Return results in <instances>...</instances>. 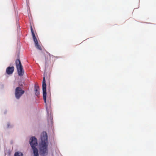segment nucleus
I'll list each match as a JSON object with an SVG mask.
<instances>
[{"label": "nucleus", "instance_id": "f257e3e1", "mask_svg": "<svg viewBox=\"0 0 156 156\" xmlns=\"http://www.w3.org/2000/svg\"><path fill=\"white\" fill-rule=\"evenodd\" d=\"M48 136L46 132L41 134V142L39 144V150L41 155L45 156L48 154Z\"/></svg>", "mask_w": 156, "mask_h": 156}, {"label": "nucleus", "instance_id": "f03ea898", "mask_svg": "<svg viewBox=\"0 0 156 156\" xmlns=\"http://www.w3.org/2000/svg\"><path fill=\"white\" fill-rule=\"evenodd\" d=\"M29 142L33 150L34 156H39L38 150L36 147L38 144L37 139L34 137L32 136L30 139Z\"/></svg>", "mask_w": 156, "mask_h": 156}, {"label": "nucleus", "instance_id": "7ed1b4c3", "mask_svg": "<svg viewBox=\"0 0 156 156\" xmlns=\"http://www.w3.org/2000/svg\"><path fill=\"white\" fill-rule=\"evenodd\" d=\"M15 63L18 75L20 76H22L24 72L20 60L19 59H16Z\"/></svg>", "mask_w": 156, "mask_h": 156}, {"label": "nucleus", "instance_id": "20e7f679", "mask_svg": "<svg viewBox=\"0 0 156 156\" xmlns=\"http://www.w3.org/2000/svg\"><path fill=\"white\" fill-rule=\"evenodd\" d=\"M46 84L45 77L43 78L42 81V90L43 92V98L44 102L46 103Z\"/></svg>", "mask_w": 156, "mask_h": 156}, {"label": "nucleus", "instance_id": "39448f33", "mask_svg": "<svg viewBox=\"0 0 156 156\" xmlns=\"http://www.w3.org/2000/svg\"><path fill=\"white\" fill-rule=\"evenodd\" d=\"M25 91L22 90L21 87H17L15 91V95L16 99H19L21 96L24 93Z\"/></svg>", "mask_w": 156, "mask_h": 156}, {"label": "nucleus", "instance_id": "423d86ee", "mask_svg": "<svg viewBox=\"0 0 156 156\" xmlns=\"http://www.w3.org/2000/svg\"><path fill=\"white\" fill-rule=\"evenodd\" d=\"M14 70V68L13 66L8 67L6 69V73L10 75L12 73Z\"/></svg>", "mask_w": 156, "mask_h": 156}, {"label": "nucleus", "instance_id": "0eeeda50", "mask_svg": "<svg viewBox=\"0 0 156 156\" xmlns=\"http://www.w3.org/2000/svg\"><path fill=\"white\" fill-rule=\"evenodd\" d=\"M39 88L38 86H37L36 85H35L34 86V90H35V95L38 96L40 94L39 92Z\"/></svg>", "mask_w": 156, "mask_h": 156}, {"label": "nucleus", "instance_id": "6e6552de", "mask_svg": "<svg viewBox=\"0 0 156 156\" xmlns=\"http://www.w3.org/2000/svg\"><path fill=\"white\" fill-rule=\"evenodd\" d=\"M14 156H23V154L21 152H17L15 153Z\"/></svg>", "mask_w": 156, "mask_h": 156}, {"label": "nucleus", "instance_id": "1a4fd4ad", "mask_svg": "<svg viewBox=\"0 0 156 156\" xmlns=\"http://www.w3.org/2000/svg\"><path fill=\"white\" fill-rule=\"evenodd\" d=\"M32 36H33V38L34 41V42L35 44H37V43H38V42L37 39L35 35L34 34V35H33Z\"/></svg>", "mask_w": 156, "mask_h": 156}, {"label": "nucleus", "instance_id": "9d476101", "mask_svg": "<svg viewBox=\"0 0 156 156\" xmlns=\"http://www.w3.org/2000/svg\"><path fill=\"white\" fill-rule=\"evenodd\" d=\"M35 46L36 47L40 50H41L42 48L41 46L38 44V43L37 44H35Z\"/></svg>", "mask_w": 156, "mask_h": 156}, {"label": "nucleus", "instance_id": "9b49d317", "mask_svg": "<svg viewBox=\"0 0 156 156\" xmlns=\"http://www.w3.org/2000/svg\"><path fill=\"white\" fill-rule=\"evenodd\" d=\"M31 33L32 34V35H34V34H35L34 33L33 29L32 28V27L31 26Z\"/></svg>", "mask_w": 156, "mask_h": 156}, {"label": "nucleus", "instance_id": "f8f14e48", "mask_svg": "<svg viewBox=\"0 0 156 156\" xmlns=\"http://www.w3.org/2000/svg\"><path fill=\"white\" fill-rule=\"evenodd\" d=\"M8 127H9V124H8Z\"/></svg>", "mask_w": 156, "mask_h": 156}]
</instances>
